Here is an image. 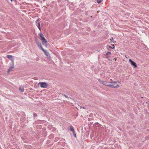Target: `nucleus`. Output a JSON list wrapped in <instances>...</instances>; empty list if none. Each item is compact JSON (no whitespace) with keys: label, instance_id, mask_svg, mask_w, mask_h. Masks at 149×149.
Listing matches in <instances>:
<instances>
[{"label":"nucleus","instance_id":"21","mask_svg":"<svg viewBox=\"0 0 149 149\" xmlns=\"http://www.w3.org/2000/svg\"><path fill=\"white\" fill-rule=\"evenodd\" d=\"M113 43H115L116 42V41H113Z\"/></svg>","mask_w":149,"mask_h":149},{"label":"nucleus","instance_id":"11","mask_svg":"<svg viewBox=\"0 0 149 149\" xmlns=\"http://www.w3.org/2000/svg\"><path fill=\"white\" fill-rule=\"evenodd\" d=\"M70 130L73 133L74 132H75V131L74 130L73 127L72 125H71L70 126Z\"/></svg>","mask_w":149,"mask_h":149},{"label":"nucleus","instance_id":"10","mask_svg":"<svg viewBox=\"0 0 149 149\" xmlns=\"http://www.w3.org/2000/svg\"><path fill=\"white\" fill-rule=\"evenodd\" d=\"M39 35L40 36V40H41L43 39L44 38H45L43 35L41 33H40L39 34Z\"/></svg>","mask_w":149,"mask_h":149},{"label":"nucleus","instance_id":"13","mask_svg":"<svg viewBox=\"0 0 149 149\" xmlns=\"http://www.w3.org/2000/svg\"><path fill=\"white\" fill-rule=\"evenodd\" d=\"M102 1V0H97V2L98 3H100Z\"/></svg>","mask_w":149,"mask_h":149},{"label":"nucleus","instance_id":"19","mask_svg":"<svg viewBox=\"0 0 149 149\" xmlns=\"http://www.w3.org/2000/svg\"><path fill=\"white\" fill-rule=\"evenodd\" d=\"M112 47H111V49H113L114 48V45H113V46H112Z\"/></svg>","mask_w":149,"mask_h":149},{"label":"nucleus","instance_id":"14","mask_svg":"<svg viewBox=\"0 0 149 149\" xmlns=\"http://www.w3.org/2000/svg\"><path fill=\"white\" fill-rule=\"evenodd\" d=\"M111 54V53L110 52H108L106 53L107 55H109Z\"/></svg>","mask_w":149,"mask_h":149},{"label":"nucleus","instance_id":"20","mask_svg":"<svg viewBox=\"0 0 149 149\" xmlns=\"http://www.w3.org/2000/svg\"><path fill=\"white\" fill-rule=\"evenodd\" d=\"M81 107L82 108H83L84 109H85V107Z\"/></svg>","mask_w":149,"mask_h":149},{"label":"nucleus","instance_id":"24","mask_svg":"<svg viewBox=\"0 0 149 149\" xmlns=\"http://www.w3.org/2000/svg\"><path fill=\"white\" fill-rule=\"evenodd\" d=\"M10 1H13V0H10Z\"/></svg>","mask_w":149,"mask_h":149},{"label":"nucleus","instance_id":"2","mask_svg":"<svg viewBox=\"0 0 149 149\" xmlns=\"http://www.w3.org/2000/svg\"><path fill=\"white\" fill-rule=\"evenodd\" d=\"M38 84L40 85V87L41 88H46L47 86V84L45 82H39Z\"/></svg>","mask_w":149,"mask_h":149},{"label":"nucleus","instance_id":"5","mask_svg":"<svg viewBox=\"0 0 149 149\" xmlns=\"http://www.w3.org/2000/svg\"><path fill=\"white\" fill-rule=\"evenodd\" d=\"M41 40L42 45L45 46H47V41L45 38Z\"/></svg>","mask_w":149,"mask_h":149},{"label":"nucleus","instance_id":"3","mask_svg":"<svg viewBox=\"0 0 149 149\" xmlns=\"http://www.w3.org/2000/svg\"><path fill=\"white\" fill-rule=\"evenodd\" d=\"M98 80L101 84H103V85L107 86H109V84H108V83L106 81H102L99 79H98Z\"/></svg>","mask_w":149,"mask_h":149},{"label":"nucleus","instance_id":"6","mask_svg":"<svg viewBox=\"0 0 149 149\" xmlns=\"http://www.w3.org/2000/svg\"><path fill=\"white\" fill-rule=\"evenodd\" d=\"M36 25L38 27L39 29L40 30H41V28L40 27V22L38 21V20H37L36 21Z\"/></svg>","mask_w":149,"mask_h":149},{"label":"nucleus","instance_id":"17","mask_svg":"<svg viewBox=\"0 0 149 149\" xmlns=\"http://www.w3.org/2000/svg\"><path fill=\"white\" fill-rule=\"evenodd\" d=\"M33 115L34 117H36L37 116L36 113H34Z\"/></svg>","mask_w":149,"mask_h":149},{"label":"nucleus","instance_id":"16","mask_svg":"<svg viewBox=\"0 0 149 149\" xmlns=\"http://www.w3.org/2000/svg\"><path fill=\"white\" fill-rule=\"evenodd\" d=\"M111 40V42L113 41V38L112 37L110 39Z\"/></svg>","mask_w":149,"mask_h":149},{"label":"nucleus","instance_id":"9","mask_svg":"<svg viewBox=\"0 0 149 149\" xmlns=\"http://www.w3.org/2000/svg\"><path fill=\"white\" fill-rule=\"evenodd\" d=\"M42 50L45 53V54L46 55L48 56V55H49V53L46 50H45L43 48H42Z\"/></svg>","mask_w":149,"mask_h":149},{"label":"nucleus","instance_id":"22","mask_svg":"<svg viewBox=\"0 0 149 149\" xmlns=\"http://www.w3.org/2000/svg\"><path fill=\"white\" fill-rule=\"evenodd\" d=\"M64 96L65 97H67V96H66L65 95H64Z\"/></svg>","mask_w":149,"mask_h":149},{"label":"nucleus","instance_id":"15","mask_svg":"<svg viewBox=\"0 0 149 149\" xmlns=\"http://www.w3.org/2000/svg\"><path fill=\"white\" fill-rule=\"evenodd\" d=\"M19 90L21 91L22 92H24V88H23L21 89V88H19Z\"/></svg>","mask_w":149,"mask_h":149},{"label":"nucleus","instance_id":"4","mask_svg":"<svg viewBox=\"0 0 149 149\" xmlns=\"http://www.w3.org/2000/svg\"><path fill=\"white\" fill-rule=\"evenodd\" d=\"M129 61L130 62L131 64L133 65L134 68H137V66L136 63L134 61H132L131 59L129 60Z\"/></svg>","mask_w":149,"mask_h":149},{"label":"nucleus","instance_id":"23","mask_svg":"<svg viewBox=\"0 0 149 149\" xmlns=\"http://www.w3.org/2000/svg\"><path fill=\"white\" fill-rule=\"evenodd\" d=\"M106 58H108V57L107 56H106Z\"/></svg>","mask_w":149,"mask_h":149},{"label":"nucleus","instance_id":"1","mask_svg":"<svg viewBox=\"0 0 149 149\" xmlns=\"http://www.w3.org/2000/svg\"><path fill=\"white\" fill-rule=\"evenodd\" d=\"M111 84H109V86L112 88H117L118 86V85L116 81H113L111 82Z\"/></svg>","mask_w":149,"mask_h":149},{"label":"nucleus","instance_id":"12","mask_svg":"<svg viewBox=\"0 0 149 149\" xmlns=\"http://www.w3.org/2000/svg\"><path fill=\"white\" fill-rule=\"evenodd\" d=\"M14 68V66H11L8 69V72H9L12 70Z\"/></svg>","mask_w":149,"mask_h":149},{"label":"nucleus","instance_id":"8","mask_svg":"<svg viewBox=\"0 0 149 149\" xmlns=\"http://www.w3.org/2000/svg\"><path fill=\"white\" fill-rule=\"evenodd\" d=\"M7 58H8L9 59L11 60L12 62H13V56L9 55H8L7 56Z\"/></svg>","mask_w":149,"mask_h":149},{"label":"nucleus","instance_id":"18","mask_svg":"<svg viewBox=\"0 0 149 149\" xmlns=\"http://www.w3.org/2000/svg\"><path fill=\"white\" fill-rule=\"evenodd\" d=\"M73 135H74V136L75 137H76V134H75V132H73Z\"/></svg>","mask_w":149,"mask_h":149},{"label":"nucleus","instance_id":"7","mask_svg":"<svg viewBox=\"0 0 149 149\" xmlns=\"http://www.w3.org/2000/svg\"><path fill=\"white\" fill-rule=\"evenodd\" d=\"M36 44L37 45L38 47L40 48L42 50V48H43L42 46V45H41V43L40 42H36Z\"/></svg>","mask_w":149,"mask_h":149}]
</instances>
